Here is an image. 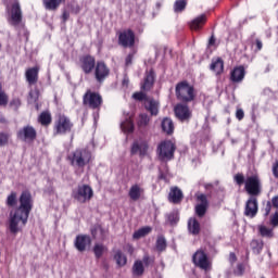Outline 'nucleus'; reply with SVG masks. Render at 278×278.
Masks as SVG:
<instances>
[{
  "label": "nucleus",
  "instance_id": "obj_29",
  "mask_svg": "<svg viewBox=\"0 0 278 278\" xmlns=\"http://www.w3.org/2000/svg\"><path fill=\"white\" fill-rule=\"evenodd\" d=\"M151 231H153V228H151L150 226L142 227L139 230L134 232L132 238L135 240H140V238H144V236H149Z\"/></svg>",
  "mask_w": 278,
  "mask_h": 278
},
{
  "label": "nucleus",
  "instance_id": "obj_2",
  "mask_svg": "<svg viewBox=\"0 0 278 278\" xmlns=\"http://www.w3.org/2000/svg\"><path fill=\"white\" fill-rule=\"evenodd\" d=\"M68 160L72 166L84 168V166L90 164V160H92V153H90V151L87 149H78L68 155Z\"/></svg>",
  "mask_w": 278,
  "mask_h": 278
},
{
  "label": "nucleus",
  "instance_id": "obj_39",
  "mask_svg": "<svg viewBox=\"0 0 278 278\" xmlns=\"http://www.w3.org/2000/svg\"><path fill=\"white\" fill-rule=\"evenodd\" d=\"M251 249L254 253H256V255H258V253L262 252V249H264V244L261 241L253 240L251 242Z\"/></svg>",
  "mask_w": 278,
  "mask_h": 278
},
{
  "label": "nucleus",
  "instance_id": "obj_34",
  "mask_svg": "<svg viewBox=\"0 0 278 278\" xmlns=\"http://www.w3.org/2000/svg\"><path fill=\"white\" fill-rule=\"evenodd\" d=\"M203 25H205V15H200L191 22L190 27L191 29H201Z\"/></svg>",
  "mask_w": 278,
  "mask_h": 278
},
{
  "label": "nucleus",
  "instance_id": "obj_54",
  "mask_svg": "<svg viewBox=\"0 0 278 278\" xmlns=\"http://www.w3.org/2000/svg\"><path fill=\"white\" fill-rule=\"evenodd\" d=\"M134 60V55L129 54L127 58H126V66H129V64H131V61Z\"/></svg>",
  "mask_w": 278,
  "mask_h": 278
},
{
  "label": "nucleus",
  "instance_id": "obj_53",
  "mask_svg": "<svg viewBox=\"0 0 278 278\" xmlns=\"http://www.w3.org/2000/svg\"><path fill=\"white\" fill-rule=\"evenodd\" d=\"M235 273L236 275H242L244 273V265L239 264Z\"/></svg>",
  "mask_w": 278,
  "mask_h": 278
},
{
  "label": "nucleus",
  "instance_id": "obj_3",
  "mask_svg": "<svg viewBox=\"0 0 278 278\" xmlns=\"http://www.w3.org/2000/svg\"><path fill=\"white\" fill-rule=\"evenodd\" d=\"M72 197L78 203H88V201L94 197V191H92V187L88 185H80L73 190Z\"/></svg>",
  "mask_w": 278,
  "mask_h": 278
},
{
  "label": "nucleus",
  "instance_id": "obj_27",
  "mask_svg": "<svg viewBox=\"0 0 278 278\" xmlns=\"http://www.w3.org/2000/svg\"><path fill=\"white\" fill-rule=\"evenodd\" d=\"M114 261L116 262L117 266L119 268H123V266H126L127 264V256L119 250L115 251L114 253Z\"/></svg>",
  "mask_w": 278,
  "mask_h": 278
},
{
  "label": "nucleus",
  "instance_id": "obj_10",
  "mask_svg": "<svg viewBox=\"0 0 278 278\" xmlns=\"http://www.w3.org/2000/svg\"><path fill=\"white\" fill-rule=\"evenodd\" d=\"M193 264L201 268L202 270H210L212 268V263L207 257V254L203 250H198L192 256Z\"/></svg>",
  "mask_w": 278,
  "mask_h": 278
},
{
  "label": "nucleus",
  "instance_id": "obj_4",
  "mask_svg": "<svg viewBox=\"0 0 278 278\" xmlns=\"http://www.w3.org/2000/svg\"><path fill=\"white\" fill-rule=\"evenodd\" d=\"M132 98L136 101H143L146 110H148L152 116H157L160 110V103L157 101L147 97L144 92H135Z\"/></svg>",
  "mask_w": 278,
  "mask_h": 278
},
{
  "label": "nucleus",
  "instance_id": "obj_28",
  "mask_svg": "<svg viewBox=\"0 0 278 278\" xmlns=\"http://www.w3.org/2000/svg\"><path fill=\"white\" fill-rule=\"evenodd\" d=\"M224 68H225V64L223 63V61L220 59H216V60L212 61L211 71L216 73V75H220V73H223Z\"/></svg>",
  "mask_w": 278,
  "mask_h": 278
},
{
  "label": "nucleus",
  "instance_id": "obj_20",
  "mask_svg": "<svg viewBox=\"0 0 278 278\" xmlns=\"http://www.w3.org/2000/svg\"><path fill=\"white\" fill-rule=\"evenodd\" d=\"M96 79L97 81H103L108 75H110V68L103 62H98L96 65Z\"/></svg>",
  "mask_w": 278,
  "mask_h": 278
},
{
  "label": "nucleus",
  "instance_id": "obj_9",
  "mask_svg": "<svg viewBox=\"0 0 278 278\" xmlns=\"http://www.w3.org/2000/svg\"><path fill=\"white\" fill-rule=\"evenodd\" d=\"M9 23L15 27L23 23V10H21V3L15 1L11 8L8 10Z\"/></svg>",
  "mask_w": 278,
  "mask_h": 278
},
{
  "label": "nucleus",
  "instance_id": "obj_13",
  "mask_svg": "<svg viewBox=\"0 0 278 278\" xmlns=\"http://www.w3.org/2000/svg\"><path fill=\"white\" fill-rule=\"evenodd\" d=\"M36 136L37 132L34 126H24V128L18 131V138L20 140H24V142H34Z\"/></svg>",
  "mask_w": 278,
  "mask_h": 278
},
{
  "label": "nucleus",
  "instance_id": "obj_41",
  "mask_svg": "<svg viewBox=\"0 0 278 278\" xmlns=\"http://www.w3.org/2000/svg\"><path fill=\"white\" fill-rule=\"evenodd\" d=\"M175 12H184L186 10V0H177L174 4Z\"/></svg>",
  "mask_w": 278,
  "mask_h": 278
},
{
  "label": "nucleus",
  "instance_id": "obj_12",
  "mask_svg": "<svg viewBox=\"0 0 278 278\" xmlns=\"http://www.w3.org/2000/svg\"><path fill=\"white\" fill-rule=\"evenodd\" d=\"M130 153L131 155H139V157L147 156V153H149V143L144 139L134 141Z\"/></svg>",
  "mask_w": 278,
  "mask_h": 278
},
{
  "label": "nucleus",
  "instance_id": "obj_5",
  "mask_svg": "<svg viewBox=\"0 0 278 278\" xmlns=\"http://www.w3.org/2000/svg\"><path fill=\"white\" fill-rule=\"evenodd\" d=\"M153 264V258L149 254H144L142 260H136L131 267L132 277H142L146 268Z\"/></svg>",
  "mask_w": 278,
  "mask_h": 278
},
{
  "label": "nucleus",
  "instance_id": "obj_30",
  "mask_svg": "<svg viewBox=\"0 0 278 278\" xmlns=\"http://www.w3.org/2000/svg\"><path fill=\"white\" fill-rule=\"evenodd\" d=\"M129 197L132 201H138L142 194V188L138 185H134L129 190Z\"/></svg>",
  "mask_w": 278,
  "mask_h": 278
},
{
  "label": "nucleus",
  "instance_id": "obj_43",
  "mask_svg": "<svg viewBox=\"0 0 278 278\" xmlns=\"http://www.w3.org/2000/svg\"><path fill=\"white\" fill-rule=\"evenodd\" d=\"M0 105H8V96L1 89V84H0Z\"/></svg>",
  "mask_w": 278,
  "mask_h": 278
},
{
  "label": "nucleus",
  "instance_id": "obj_1",
  "mask_svg": "<svg viewBox=\"0 0 278 278\" xmlns=\"http://www.w3.org/2000/svg\"><path fill=\"white\" fill-rule=\"evenodd\" d=\"M31 207H34L31 193L24 191L20 197V206L10 213L9 229L11 233H18L27 225Z\"/></svg>",
  "mask_w": 278,
  "mask_h": 278
},
{
  "label": "nucleus",
  "instance_id": "obj_7",
  "mask_svg": "<svg viewBox=\"0 0 278 278\" xmlns=\"http://www.w3.org/2000/svg\"><path fill=\"white\" fill-rule=\"evenodd\" d=\"M176 94L180 101H192L194 99V88L188 83H180L176 86Z\"/></svg>",
  "mask_w": 278,
  "mask_h": 278
},
{
  "label": "nucleus",
  "instance_id": "obj_31",
  "mask_svg": "<svg viewBox=\"0 0 278 278\" xmlns=\"http://www.w3.org/2000/svg\"><path fill=\"white\" fill-rule=\"evenodd\" d=\"M93 253L97 260L103 257V253H108V247L103 243H96L93 247Z\"/></svg>",
  "mask_w": 278,
  "mask_h": 278
},
{
  "label": "nucleus",
  "instance_id": "obj_16",
  "mask_svg": "<svg viewBox=\"0 0 278 278\" xmlns=\"http://www.w3.org/2000/svg\"><path fill=\"white\" fill-rule=\"evenodd\" d=\"M71 127H73L71 119L64 115L60 116L55 124L56 134H66V131H71Z\"/></svg>",
  "mask_w": 278,
  "mask_h": 278
},
{
  "label": "nucleus",
  "instance_id": "obj_51",
  "mask_svg": "<svg viewBox=\"0 0 278 278\" xmlns=\"http://www.w3.org/2000/svg\"><path fill=\"white\" fill-rule=\"evenodd\" d=\"M12 108H14L15 110H17V108H21V100L20 99H14L11 102Z\"/></svg>",
  "mask_w": 278,
  "mask_h": 278
},
{
  "label": "nucleus",
  "instance_id": "obj_47",
  "mask_svg": "<svg viewBox=\"0 0 278 278\" xmlns=\"http://www.w3.org/2000/svg\"><path fill=\"white\" fill-rule=\"evenodd\" d=\"M235 180L238 184V186H242V184H244V176L242 174H237L235 176Z\"/></svg>",
  "mask_w": 278,
  "mask_h": 278
},
{
  "label": "nucleus",
  "instance_id": "obj_33",
  "mask_svg": "<svg viewBox=\"0 0 278 278\" xmlns=\"http://www.w3.org/2000/svg\"><path fill=\"white\" fill-rule=\"evenodd\" d=\"M162 129L165 134H173L175 126L173 125V119L166 117L162 122Z\"/></svg>",
  "mask_w": 278,
  "mask_h": 278
},
{
  "label": "nucleus",
  "instance_id": "obj_14",
  "mask_svg": "<svg viewBox=\"0 0 278 278\" xmlns=\"http://www.w3.org/2000/svg\"><path fill=\"white\" fill-rule=\"evenodd\" d=\"M195 199L198 201V204L195 205V214L200 217L205 216V212H207V195L195 193Z\"/></svg>",
  "mask_w": 278,
  "mask_h": 278
},
{
  "label": "nucleus",
  "instance_id": "obj_56",
  "mask_svg": "<svg viewBox=\"0 0 278 278\" xmlns=\"http://www.w3.org/2000/svg\"><path fill=\"white\" fill-rule=\"evenodd\" d=\"M271 203H273L274 207H278V195H276L271 199Z\"/></svg>",
  "mask_w": 278,
  "mask_h": 278
},
{
  "label": "nucleus",
  "instance_id": "obj_18",
  "mask_svg": "<svg viewBox=\"0 0 278 278\" xmlns=\"http://www.w3.org/2000/svg\"><path fill=\"white\" fill-rule=\"evenodd\" d=\"M134 42H136L134 31L125 30L119 35V45L122 47H134Z\"/></svg>",
  "mask_w": 278,
  "mask_h": 278
},
{
  "label": "nucleus",
  "instance_id": "obj_32",
  "mask_svg": "<svg viewBox=\"0 0 278 278\" xmlns=\"http://www.w3.org/2000/svg\"><path fill=\"white\" fill-rule=\"evenodd\" d=\"M121 129L124 131V134L134 132V122L131 118H126V121L122 122Z\"/></svg>",
  "mask_w": 278,
  "mask_h": 278
},
{
  "label": "nucleus",
  "instance_id": "obj_8",
  "mask_svg": "<svg viewBox=\"0 0 278 278\" xmlns=\"http://www.w3.org/2000/svg\"><path fill=\"white\" fill-rule=\"evenodd\" d=\"M245 192L251 197H260L262 194V182L257 176H250L245 179Z\"/></svg>",
  "mask_w": 278,
  "mask_h": 278
},
{
  "label": "nucleus",
  "instance_id": "obj_38",
  "mask_svg": "<svg viewBox=\"0 0 278 278\" xmlns=\"http://www.w3.org/2000/svg\"><path fill=\"white\" fill-rule=\"evenodd\" d=\"M149 115H147V114H141L140 116H139V119H138V123H137V125H138V127L140 128V129H142V128H144V127H147V125H149Z\"/></svg>",
  "mask_w": 278,
  "mask_h": 278
},
{
  "label": "nucleus",
  "instance_id": "obj_58",
  "mask_svg": "<svg viewBox=\"0 0 278 278\" xmlns=\"http://www.w3.org/2000/svg\"><path fill=\"white\" fill-rule=\"evenodd\" d=\"M237 257L235 253H230L229 255V261L231 262V264H233V262H236Z\"/></svg>",
  "mask_w": 278,
  "mask_h": 278
},
{
  "label": "nucleus",
  "instance_id": "obj_22",
  "mask_svg": "<svg viewBox=\"0 0 278 278\" xmlns=\"http://www.w3.org/2000/svg\"><path fill=\"white\" fill-rule=\"evenodd\" d=\"M38 67H30L26 71L25 77L28 81L29 86H34V84H38Z\"/></svg>",
  "mask_w": 278,
  "mask_h": 278
},
{
  "label": "nucleus",
  "instance_id": "obj_21",
  "mask_svg": "<svg viewBox=\"0 0 278 278\" xmlns=\"http://www.w3.org/2000/svg\"><path fill=\"white\" fill-rule=\"evenodd\" d=\"M94 58L87 55L81 59V68L86 75L92 73V70L94 68Z\"/></svg>",
  "mask_w": 278,
  "mask_h": 278
},
{
  "label": "nucleus",
  "instance_id": "obj_35",
  "mask_svg": "<svg viewBox=\"0 0 278 278\" xmlns=\"http://www.w3.org/2000/svg\"><path fill=\"white\" fill-rule=\"evenodd\" d=\"M60 3H62V0H43L46 10H58Z\"/></svg>",
  "mask_w": 278,
  "mask_h": 278
},
{
  "label": "nucleus",
  "instance_id": "obj_19",
  "mask_svg": "<svg viewBox=\"0 0 278 278\" xmlns=\"http://www.w3.org/2000/svg\"><path fill=\"white\" fill-rule=\"evenodd\" d=\"M91 243H92V240L90 239L89 236L79 235L76 237L75 248L77 249V251L84 252L86 251V249H88V247H90Z\"/></svg>",
  "mask_w": 278,
  "mask_h": 278
},
{
  "label": "nucleus",
  "instance_id": "obj_57",
  "mask_svg": "<svg viewBox=\"0 0 278 278\" xmlns=\"http://www.w3.org/2000/svg\"><path fill=\"white\" fill-rule=\"evenodd\" d=\"M262 47H263V43L260 39H256V48H257V51H262Z\"/></svg>",
  "mask_w": 278,
  "mask_h": 278
},
{
  "label": "nucleus",
  "instance_id": "obj_23",
  "mask_svg": "<svg viewBox=\"0 0 278 278\" xmlns=\"http://www.w3.org/2000/svg\"><path fill=\"white\" fill-rule=\"evenodd\" d=\"M244 67L243 66H239L236 67L230 75V79L231 81H233L235 84H240V81H242V79H244Z\"/></svg>",
  "mask_w": 278,
  "mask_h": 278
},
{
  "label": "nucleus",
  "instance_id": "obj_45",
  "mask_svg": "<svg viewBox=\"0 0 278 278\" xmlns=\"http://www.w3.org/2000/svg\"><path fill=\"white\" fill-rule=\"evenodd\" d=\"M8 135L0 132V147H5V144H8Z\"/></svg>",
  "mask_w": 278,
  "mask_h": 278
},
{
  "label": "nucleus",
  "instance_id": "obj_15",
  "mask_svg": "<svg viewBox=\"0 0 278 278\" xmlns=\"http://www.w3.org/2000/svg\"><path fill=\"white\" fill-rule=\"evenodd\" d=\"M257 199L255 197H251L245 203V216H249L250 218H255V216H257Z\"/></svg>",
  "mask_w": 278,
  "mask_h": 278
},
{
  "label": "nucleus",
  "instance_id": "obj_6",
  "mask_svg": "<svg viewBox=\"0 0 278 278\" xmlns=\"http://www.w3.org/2000/svg\"><path fill=\"white\" fill-rule=\"evenodd\" d=\"M160 160L168 162L175 155V143L173 141H162L157 147Z\"/></svg>",
  "mask_w": 278,
  "mask_h": 278
},
{
  "label": "nucleus",
  "instance_id": "obj_42",
  "mask_svg": "<svg viewBox=\"0 0 278 278\" xmlns=\"http://www.w3.org/2000/svg\"><path fill=\"white\" fill-rule=\"evenodd\" d=\"M156 249L157 251L166 250V239L164 237H159L156 240Z\"/></svg>",
  "mask_w": 278,
  "mask_h": 278
},
{
  "label": "nucleus",
  "instance_id": "obj_50",
  "mask_svg": "<svg viewBox=\"0 0 278 278\" xmlns=\"http://www.w3.org/2000/svg\"><path fill=\"white\" fill-rule=\"evenodd\" d=\"M270 223L273 227H278V213H275V215L270 219Z\"/></svg>",
  "mask_w": 278,
  "mask_h": 278
},
{
  "label": "nucleus",
  "instance_id": "obj_36",
  "mask_svg": "<svg viewBox=\"0 0 278 278\" xmlns=\"http://www.w3.org/2000/svg\"><path fill=\"white\" fill-rule=\"evenodd\" d=\"M166 223L169 225H177L179 223V213L177 211H174L166 215Z\"/></svg>",
  "mask_w": 278,
  "mask_h": 278
},
{
  "label": "nucleus",
  "instance_id": "obj_40",
  "mask_svg": "<svg viewBox=\"0 0 278 278\" xmlns=\"http://www.w3.org/2000/svg\"><path fill=\"white\" fill-rule=\"evenodd\" d=\"M260 233L264 238H273V229L266 228V226H260Z\"/></svg>",
  "mask_w": 278,
  "mask_h": 278
},
{
  "label": "nucleus",
  "instance_id": "obj_24",
  "mask_svg": "<svg viewBox=\"0 0 278 278\" xmlns=\"http://www.w3.org/2000/svg\"><path fill=\"white\" fill-rule=\"evenodd\" d=\"M168 199L170 203H179L181 199H184V192H181V189L177 187H172Z\"/></svg>",
  "mask_w": 278,
  "mask_h": 278
},
{
  "label": "nucleus",
  "instance_id": "obj_52",
  "mask_svg": "<svg viewBox=\"0 0 278 278\" xmlns=\"http://www.w3.org/2000/svg\"><path fill=\"white\" fill-rule=\"evenodd\" d=\"M271 207H273V204H270V202H267L266 205H265V210H264L265 211V213H264L265 216H268V214H270Z\"/></svg>",
  "mask_w": 278,
  "mask_h": 278
},
{
  "label": "nucleus",
  "instance_id": "obj_59",
  "mask_svg": "<svg viewBox=\"0 0 278 278\" xmlns=\"http://www.w3.org/2000/svg\"><path fill=\"white\" fill-rule=\"evenodd\" d=\"M210 45H214V37L210 39Z\"/></svg>",
  "mask_w": 278,
  "mask_h": 278
},
{
  "label": "nucleus",
  "instance_id": "obj_49",
  "mask_svg": "<svg viewBox=\"0 0 278 278\" xmlns=\"http://www.w3.org/2000/svg\"><path fill=\"white\" fill-rule=\"evenodd\" d=\"M273 175L278 179V161H276L273 165Z\"/></svg>",
  "mask_w": 278,
  "mask_h": 278
},
{
  "label": "nucleus",
  "instance_id": "obj_37",
  "mask_svg": "<svg viewBox=\"0 0 278 278\" xmlns=\"http://www.w3.org/2000/svg\"><path fill=\"white\" fill-rule=\"evenodd\" d=\"M39 123H41L42 125H50L51 124V113L42 112L39 115Z\"/></svg>",
  "mask_w": 278,
  "mask_h": 278
},
{
  "label": "nucleus",
  "instance_id": "obj_44",
  "mask_svg": "<svg viewBox=\"0 0 278 278\" xmlns=\"http://www.w3.org/2000/svg\"><path fill=\"white\" fill-rule=\"evenodd\" d=\"M7 204L10 205L11 207L13 205H16V194L14 192L8 197Z\"/></svg>",
  "mask_w": 278,
  "mask_h": 278
},
{
  "label": "nucleus",
  "instance_id": "obj_55",
  "mask_svg": "<svg viewBox=\"0 0 278 278\" xmlns=\"http://www.w3.org/2000/svg\"><path fill=\"white\" fill-rule=\"evenodd\" d=\"M71 16V14L66 11L63 12L62 18L64 22L68 21V17Z\"/></svg>",
  "mask_w": 278,
  "mask_h": 278
},
{
  "label": "nucleus",
  "instance_id": "obj_25",
  "mask_svg": "<svg viewBox=\"0 0 278 278\" xmlns=\"http://www.w3.org/2000/svg\"><path fill=\"white\" fill-rule=\"evenodd\" d=\"M154 81H155V74L153 72H150L144 78V81L141 86V90H146V91L151 90Z\"/></svg>",
  "mask_w": 278,
  "mask_h": 278
},
{
  "label": "nucleus",
  "instance_id": "obj_11",
  "mask_svg": "<svg viewBox=\"0 0 278 278\" xmlns=\"http://www.w3.org/2000/svg\"><path fill=\"white\" fill-rule=\"evenodd\" d=\"M101 103H103V99L99 93L87 91L84 96V104L88 108H91L92 110H97V108H100Z\"/></svg>",
  "mask_w": 278,
  "mask_h": 278
},
{
  "label": "nucleus",
  "instance_id": "obj_46",
  "mask_svg": "<svg viewBox=\"0 0 278 278\" xmlns=\"http://www.w3.org/2000/svg\"><path fill=\"white\" fill-rule=\"evenodd\" d=\"M29 101H31V102L38 101V90H30Z\"/></svg>",
  "mask_w": 278,
  "mask_h": 278
},
{
  "label": "nucleus",
  "instance_id": "obj_26",
  "mask_svg": "<svg viewBox=\"0 0 278 278\" xmlns=\"http://www.w3.org/2000/svg\"><path fill=\"white\" fill-rule=\"evenodd\" d=\"M188 230L192 236H198L199 231H201V224L194 218H190L188 222Z\"/></svg>",
  "mask_w": 278,
  "mask_h": 278
},
{
  "label": "nucleus",
  "instance_id": "obj_48",
  "mask_svg": "<svg viewBox=\"0 0 278 278\" xmlns=\"http://www.w3.org/2000/svg\"><path fill=\"white\" fill-rule=\"evenodd\" d=\"M236 116L238 121H242V118H244V111L242 109H238L236 112Z\"/></svg>",
  "mask_w": 278,
  "mask_h": 278
},
{
  "label": "nucleus",
  "instance_id": "obj_17",
  "mask_svg": "<svg viewBox=\"0 0 278 278\" xmlns=\"http://www.w3.org/2000/svg\"><path fill=\"white\" fill-rule=\"evenodd\" d=\"M175 114L176 117L179 121H190V116H192V113L190 112V109L186 104H178L175 106Z\"/></svg>",
  "mask_w": 278,
  "mask_h": 278
}]
</instances>
